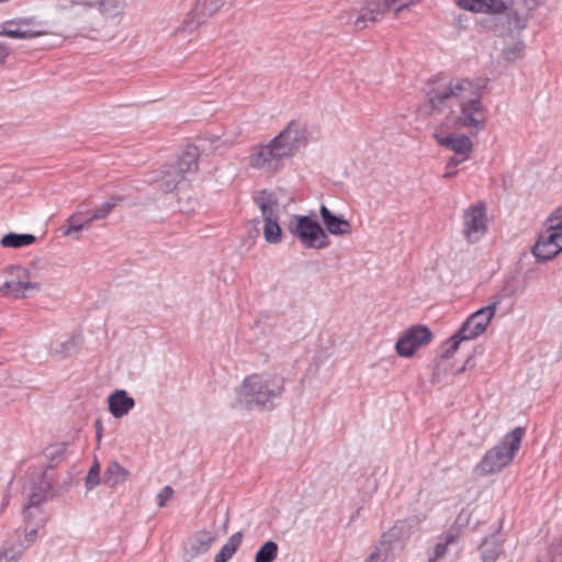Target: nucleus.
Instances as JSON below:
<instances>
[{
	"label": "nucleus",
	"instance_id": "aec40b11",
	"mask_svg": "<svg viewBox=\"0 0 562 562\" xmlns=\"http://www.w3.org/2000/svg\"><path fill=\"white\" fill-rule=\"evenodd\" d=\"M255 202L260 209L263 220L278 218L279 198L276 192L262 190L256 195Z\"/></svg>",
	"mask_w": 562,
	"mask_h": 562
},
{
	"label": "nucleus",
	"instance_id": "ddd939ff",
	"mask_svg": "<svg viewBox=\"0 0 562 562\" xmlns=\"http://www.w3.org/2000/svg\"><path fill=\"white\" fill-rule=\"evenodd\" d=\"M215 541V537L207 530H200L195 532L186 543L184 555L187 562L195 559L196 557L206 553Z\"/></svg>",
	"mask_w": 562,
	"mask_h": 562
},
{
	"label": "nucleus",
	"instance_id": "4c0bfd02",
	"mask_svg": "<svg viewBox=\"0 0 562 562\" xmlns=\"http://www.w3.org/2000/svg\"><path fill=\"white\" fill-rule=\"evenodd\" d=\"M99 10L106 16H113L119 13L120 4L116 0H102L99 2Z\"/></svg>",
	"mask_w": 562,
	"mask_h": 562
},
{
	"label": "nucleus",
	"instance_id": "412c9836",
	"mask_svg": "<svg viewBox=\"0 0 562 562\" xmlns=\"http://www.w3.org/2000/svg\"><path fill=\"white\" fill-rule=\"evenodd\" d=\"M159 188L165 192H172L180 189L188 181L172 165L161 171V176L157 179Z\"/></svg>",
	"mask_w": 562,
	"mask_h": 562
},
{
	"label": "nucleus",
	"instance_id": "f8f14e48",
	"mask_svg": "<svg viewBox=\"0 0 562 562\" xmlns=\"http://www.w3.org/2000/svg\"><path fill=\"white\" fill-rule=\"evenodd\" d=\"M35 542V531H26L23 537L15 533L0 549V562H21L24 552Z\"/></svg>",
	"mask_w": 562,
	"mask_h": 562
},
{
	"label": "nucleus",
	"instance_id": "2f4dec72",
	"mask_svg": "<svg viewBox=\"0 0 562 562\" xmlns=\"http://www.w3.org/2000/svg\"><path fill=\"white\" fill-rule=\"evenodd\" d=\"M263 237L269 244H279L282 237V231L278 218L263 220Z\"/></svg>",
	"mask_w": 562,
	"mask_h": 562
},
{
	"label": "nucleus",
	"instance_id": "4468645a",
	"mask_svg": "<svg viewBox=\"0 0 562 562\" xmlns=\"http://www.w3.org/2000/svg\"><path fill=\"white\" fill-rule=\"evenodd\" d=\"M41 24L34 18H22L4 23L0 35H45Z\"/></svg>",
	"mask_w": 562,
	"mask_h": 562
},
{
	"label": "nucleus",
	"instance_id": "7c9ffc66",
	"mask_svg": "<svg viewBox=\"0 0 562 562\" xmlns=\"http://www.w3.org/2000/svg\"><path fill=\"white\" fill-rule=\"evenodd\" d=\"M121 201L122 198L120 196H112L104 201L93 210L91 215H89V221L92 223L94 221L104 220L113 211V209L121 203Z\"/></svg>",
	"mask_w": 562,
	"mask_h": 562
},
{
	"label": "nucleus",
	"instance_id": "cd10ccee",
	"mask_svg": "<svg viewBox=\"0 0 562 562\" xmlns=\"http://www.w3.org/2000/svg\"><path fill=\"white\" fill-rule=\"evenodd\" d=\"M35 239L32 234L9 233L1 238L0 244L4 248H21L32 245Z\"/></svg>",
	"mask_w": 562,
	"mask_h": 562
},
{
	"label": "nucleus",
	"instance_id": "c756f323",
	"mask_svg": "<svg viewBox=\"0 0 562 562\" xmlns=\"http://www.w3.org/2000/svg\"><path fill=\"white\" fill-rule=\"evenodd\" d=\"M85 212L79 207L74 214H71L67 223L69 224L68 227L65 229L64 234L66 236H70L74 233L80 232L82 229L89 228L91 225V221H89V216L86 220L81 218V215H83Z\"/></svg>",
	"mask_w": 562,
	"mask_h": 562
},
{
	"label": "nucleus",
	"instance_id": "1a4fd4ad",
	"mask_svg": "<svg viewBox=\"0 0 562 562\" xmlns=\"http://www.w3.org/2000/svg\"><path fill=\"white\" fill-rule=\"evenodd\" d=\"M504 293L498 292L490 297V303L472 313L460 327L461 334L468 336L471 340L483 335L496 311L504 300Z\"/></svg>",
	"mask_w": 562,
	"mask_h": 562
},
{
	"label": "nucleus",
	"instance_id": "a211bd4d",
	"mask_svg": "<svg viewBox=\"0 0 562 562\" xmlns=\"http://www.w3.org/2000/svg\"><path fill=\"white\" fill-rule=\"evenodd\" d=\"M108 403L109 411L115 418H122L127 415L135 406L134 398L128 396L124 390H116L112 393L108 398Z\"/></svg>",
	"mask_w": 562,
	"mask_h": 562
},
{
	"label": "nucleus",
	"instance_id": "473e14b6",
	"mask_svg": "<svg viewBox=\"0 0 562 562\" xmlns=\"http://www.w3.org/2000/svg\"><path fill=\"white\" fill-rule=\"evenodd\" d=\"M278 544L274 541H267L256 553L255 562H273L278 557Z\"/></svg>",
	"mask_w": 562,
	"mask_h": 562
},
{
	"label": "nucleus",
	"instance_id": "49530a36",
	"mask_svg": "<svg viewBox=\"0 0 562 562\" xmlns=\"http://www.w3.org/2000/svg\"><path fill=\"white\" fill-rule=\"evenodd\" d=\"M554 211L559 214L560 212H562V206L555 207Z\"/></svg>",
	"mask_w": 562,
	"mask_h": 562
},
{
	"label": "nucleus",
	"instance_id": "72a5a7b5",
	"mask_svg": "<svg viewBox=\"0 0 562 562\" xmlns=\"http://www.w3.org/2000/svg\"><path fill=\"white\" fill-rule=\"evenodd\" d=\"M387 535L384 533L379 544L369 554L366 562H385L389 557V541L386 540Z\"/></svg>",
	"mask_w": 562,
	"mask_h": 562
},
{
	"label": "nucleus",
	"instance_id": "c9c22d12",
	"mask_svg": "<svg viewBox=\"0 0 562 562\" xmlns=\"http://www.w3.org/2000/svg\"><path fill=\"white\" fill-rule=\"evenodd\" d=\"M7 274L9 281L13 282H35L32 279V273L26 268L21 266H11L7 269Z\"/></svg>",
	"mask_w": 562,
	"mask_h": 562
},
{
	"label": "nucleus",
	"instance_id": "e433bc0d",
	"mask_svg": "<svg viewBox=\"0 0 562 562\" xmlns=\"http://www.w3.org/2000/svg\"><path fill=\"white\" fill-rule=\"evenodd\" d=\"M100 484V464L99 462H94L90 468L88 475L86 477V487L91 491L95 486Z\"/></svg>",
	"mask_w": 562,
	"mask_h": 562
},
{
	"label": "nucleus",
	"instance_id": "4be33fe9",
	"mask_svg": "<svg viewBox=\"0 0 562 562\" xmlns=\"http://www.w3.org/2000/svg\"><path fill=\"white\" fill-rule=\"evenodd\" d=\"M501 56L507 61H515L522 58L525 54V44L520 37H501Z\"/></svg>",
	"mask_w": 562,
	"mask_h": 562
},
{
	"label": "nucleus",
	"instance_id": "37998d69",
	"mask_svg": "<svg viewBox=\"0 0 562 562\" xmlns=\"http://www.w3.org/2000/svg\"><path fill=\"white\" fill-rule=\"evenodd\" d=\"M447 169H448V170H447V171L445 172V175H443V177H445V178H451V177H454V176H456V171L450 170L451 168H448V167H447Z\"/></svg>",
	"mask_w": 562,
	"mask_h": 562
},
{
	"label": "nucleus",
	"instance_id": "7ed1b4c3",
	"mask_svg": "<svg viewBox=\"0 0 562 562\" xmlns=\"http://www.w3.org/2000/svg\"><path fill=\"white\" fill-rule=\"evenodd\" d=\"M304 142V131L297 122H291L266 144L252 146L248 155V167L263 176H274Z\"/></svg>",
	"mask_w": 562,
	"mask_h": 562
},
{
	"label": "nucleus",
	"instance_id": "ea45409f",
	"mask_svg": "<svg viewBox=\"0 0 562 562\" xmlns=\"http://www.w3.org/2000/svg\"><path fill=\"white\" fill-rule=\"evenodd\" d=\"M173 490L170 486H165L158 494H157V504L159 507H164L166 503L172 497Z\"/></svg>",
	"mask_w": 562,
	"mask_h": 562
},
{
	"label": "nucleus",
	"instance_id": "9b49d317",
	"mask_svg": "<svg viewBox=\"0 0 562 562\" xmlns=\"http://www.w3.org/2000/svg\"><path fill=\"white\" fill-rule=\"evenodd\" d=\"M432 338L430 329L423 325L406 329L395 344V351L400 357L411 358L422 347L428 345Z\"/></svg>",
	"mask_w": 562,
	"mask_h": 562
},
{
	"label": "nucleus",
	"instance_id": "f704fd0d",
	"mask_svg": "<svg viewBox=\"0 0 562 562\" xmlns=\"http://www.w3.org/2000/svg\"><path fill=\"white\" fill-rule=\"evenodd\" d=\"M471 340L468 336L461 334V329H459L453 336H451L446 344L443 345L442 357L450 358L454 355V352L459 349L460 344L463 341Z\"/></svg>",
	"mask_w": 562,
	"mask_h": 562
},
{
	"label": "nucleus",
	"instance_id": "39448f33",
	"mask_svg": "<svg viewBox=\"0 0 562 562\" xmlns=\"http://www.w3.org/2000/svg\"><path fill=\"white\" fill-rule=\"evenodd\" d=\"M524 435L522 427H516L507 432L498 443L485 452L475 467V472L480 475H488L507 468L520 449Z\"/></svg>",
	"mask_w": 562,
	"mask_h": 562
},
{
	"label": "nucleus",
	"instance_id": "393cba45",
	"mask_svg": "<svg viewBox=\"0 0 562 562\" xmlns=\"http://www.w3.org/2000/svg\"><path fill=\"white\" fill-rule=\"evenodd\" d=\"M128 476V470L123 468L117 461H112L105 470L104 483L110 487H116L124 483Z\"/></svg>",
	"mask_w": 562,
	"mask_h": 562
},
{
	"label": "nucleus",
	"instance_id": "b1692460",
	"mask_svg": "<svg viewBox=\"0 0 562 562\" xmlns=\"http://www.w3.org/2000/svg\"><path fill=\"white\" fill-rule=\"evenodd\" d=\"M77 349V339L72 336L55 339L49 345V353L58 358L70 356Z\"/></svg>",
	"mask_w": 562,
	"mask_h": 562
},
{
	"label": "nucleus",
	"instance_id": "c03bdc74",
	"mask_svg": "<svg viewBox=\"0 0 562 562\" xmlns=\"http://www.w3.org/2000/svg\"><path fill=\"white\" fill-rule=\"evenodd\" d=\"M97 425H98L97 439L100 441L101 440V436H102V426H101V424L99 422L97 423Z\"/></svg>",
	"mask_w": 562,
	"mask_h": 562
},
{
	"label": "nucleus",
	"instance_id": "79ce46f5",
	"mask_svg": "<svg viewBox=\"0 0 562 562\" xmlns=\"http://www.w3.org/2000/svg\"><path fill=\"white\" fill-rule=\"evenodd\" d=\"M469 21L467 15H460L457 19V24L460 26V30L465 29V23Z\"/></svg>",
	"mask_w": 562,
	"mask_h": 562
},
{
	"label": "nucleus",
	"instance_id": "dca6fc26",
	"mask_svg": "<svg viewBox=\"0 0 562 562\" xmlns=\"http://www.w3.org/2000/svg\"><path fill=\"white\" fill-rule=\"evenodd\" d=\"M319 213L325 225L326 233L334 236H345L351 233V224L342 216L335 215L324 204L321 205Z\"/></svg>",
	"mask_w": 562,
	"mask_h": 562
},
{
	"label": "nucleus",
	"instance_id": "f257e3e1",
	"mask_svg": "<svg viewBox=\"0 0 562 562\" xmlns=\"http://www.w3.org/2000/svg\"><path fill=\"white\" fill-rule=\"evenodd\" d=\"M488 82L487 77L454 78L434 80L426 89L428 113L446 115V122L435 127L432 137L440 146L454 153L447 164L448 168L467 161L473 153L469 136L448 130H467L477 134L485 128L487 109L482 99Z\"/></svg>",
	"mask_w": 562,
	"mask_h": 562
},
{
	"label": "nucleus",
	"instance_id": "6ab92c4d",
	"mask_svg": "<svg viewBox=\"0 0 562 562\" xmlns=\"http://www.w3.org/2000/svg\"><path fill=\"white\" fill-rule=\"evenodd\" d=\"M52 479L45 472H41L37 481L32 482L30 491L27 492V501L33 504H42L50 497Z\"/></svg>",
	"mask_w": 562,
	"mask_h": 562
},
{
	"label": "nucleus",
	"instance_id": "5701e85b",
	"mask_svg": "<svg viewBox=\"0 0 562 562\" xmlns=\"http://www.w3.org/2000/svg\"><path fill=\"white\" fill-rule=\"evenodd\" d=\"M198 149L195 147L186 150L172 166L189 181L198 171Z\"/></svg>",
	"mask_w": 562,
	"mask_h": 562
},
{
	"label": "nucleus",
	"instance_id": "bb28decb",
	"mask_svg": "<svg viewBox=\"0 0 562 562\" xmlns=\"http://www.w3.org/2000/svg\"><path fill=\"white\" fill-rule=\"evenodd\" d=\"M243 541V533L235 532L229 537L227 542L221 548L215 555L214 562H228V560L235 554L237 549L240 547Z\"/></svg>",
	"mask_w": 562,
	"mask_h": 562
},
{
	"label": "nucleus",
	"instance_id": "0eeeda50",
	"mask_svg": "<svg viewBox=\"0 0 562 562\" xmlns=\"http://www.w3.org/2000/svg\"><path fill=\"white\" fill-rule=\"evenodd\" d=\"M531 251L537 261L543 262L552 260L562 251V212H551Z\"/></svg>",
	"mask_w": 562,
	"mask_h": 562
},
{
	"label": "nucleus",
	"instance_id": "9d476101",
	"mask_svg": "<svg viewBox=\"0 0 562 562\" xmlns=\"http://www.w3.org/2000/svg\"><path fill=\"white\" fill-rule=\"evenodd\" d=\"M487 231V216L483 203L470 205L463 211L462 234L471 244L477 243Z\"/></svg>",
	"mask_w": 562,
	"mask_h": 562
},
{
	"label": "nucleus",
	"instance_id": "c85d7f7f",
	"mask_svg": "<svg viewBox=\"0 0 562 562\" xmlns=\"http://www.w3.org/2000/svg\"><path fill=\"white\" fill-rule=\"evenodd\" d=\"M502 552V544L496 537L483 540L481 544V558L483 562H495Z\"/></svg>",
	"mask_w": 562,
	"mask_h": 562
},
{
	"label": "nucleus",
	"instance_id": "6e6552de",
	"mask_svg": "<svg viewBox=\"0 0 562 562\" xmlns=\"http://www.w3.org/2000/svg\"><path fill=\"white\" fill-rule=\"evenodd\" d=\"M408 5L405 0H368L353 21V32H362L380 21L386 12H400Z\"/></svg>",
	"mask_w": 562,
	"mask_h": 562
},
{
	"label": "nucleus",
	"instance_id": "f03ea898",
	"mask_svg": "<svg viewBox=\"0 0 562 562\" xmlns=\"http://www.w3.org/2000/svg\"><path fill=\"white\" fill-rule=\"evenodd\" d=\"M454 3L472 13L492 15L497 30L510 34L522 33L541 5L540 0H454Z\"/></svg>",
	"mask_w": 562,
	"mask_h": 562
},
{
	"label": "nucleus",
	"instance_id": "f3484780",
	"mask_svg": "<svg viewBox=\"0 0 562 562\" xmlns=\"http://www.w3.org/2000/svg\"><path fill=\"white\" fill-rule=\"evenodd\" d=\"M41 505L42 504H33V502L27 501L23 509L24 533L34 530L35 538L37 537V530L44 527L47 521V515L42 509Z\"/></svg>",
	"mask_w": 562,
	"mask_h": 562
},
{
	"label": "nucleus",
	"instance_id": "2eb2a0df",
	"mask_svg": "<svg viewBox=\"0 0 562 562\" xmlns=\"http://www.w3.org/2000/svg\"><path fill=\"white\" fill-rule=\"evenodd\" d=\"M41 290L40 282H13L5 280L0 285V294L9 300H20L29 297Z\"/></svg>",
	"mask_w": 562,
	"mask_h": 562
},
{
	"label": "nucleus",
	"instance_id": "a18cd8bd",
	"mask_svg": "<svg viewBox=\"0 0 562 562\" xmlns=\"http://www.w3.org/2000/svg\"><path fill=\"white\" fill-rule=\"evenodd\" d=\"M468 362L469 360L460 369H458L457 374L463 373L467 370Z\"/></svg>",
	"mask_w": 562,
	"mask_h": 562
},
{
	"label": "nucleus",
	"instance_id": "58836bf2",
	"mask_svg": "<svg viewBox=\"0 0 562 562\" xmlns=\"http://www.w3.org/2000/svg\"><path fill=\"white\" fill-rule=\"evenodd\" d=\"M65 451H66V443H59V445H55V446L47 448L45 453H46V457L49 458L50 460H57L64 456Z\"/></svg>",
	"mask_w": 562,
	"mask_h": 562
},
{
	"label": "nucleus",
	"instance_id": "a878e982",
	"mask_svg": "<svg viewBox=\"0 0 562 562\" xmlns=\"http://www.w3.org/2000/svg\"><path fill=\"white\" fill-rule=\"evenodd\" d=\"M457 540L458 533L456 531L449 530L441 535L434 548L432 554L429 557L428 562H437L442 559L448 551V547L456 543Z\"/></svg>",
	"mask_w": 562,
	"mask_h": 562
},
{
	"label": "nucleus",
	"instance_id": "20e7f679",
	"mask_svg": "<svg viewBox=\"0 0 562 562\" xmlns=\"http://www.w3.org/2000/svg\"><path fill=\"white\" fill-rule=\"evenodd\" d=\"M283 379L277 374H251L235 390L234 406L251 409L266 406L283 392Z\"/></svg>",
	"mask_w": 562,
	"mask_h": 562
},
{
	"label": "nucleus",
	"instance_id": "423d86ee",
	"mask_svg": "<svg viewBox=\"0 0 562 562\" xmlns=\"http://www.w3.org/2000/svg\"><path fill=\"white\" fill-rule=\"evenodd\" d=\"M286 229L304 248L321 250L330 245L326 231L307 215H292L286 224Z\"/></svg>",
	"mask_w": 562,
	"mask_h": 562
},
{
	"label": "nucleus",
	"instance_id": "a19ab883",
	"mask_svg": "<svg viewBox=\"0 0 562 562\" xmlns=\"http://www.w3.org/2000/svg\"><path fill=\"white\" fill-rule=\"evenodd\" d=\"M9 55L10 48L3 42H0V66L5 63Z\"/></svg>",
	"mask_w": 562,
	"mask_h": 562
}]
</instances>
